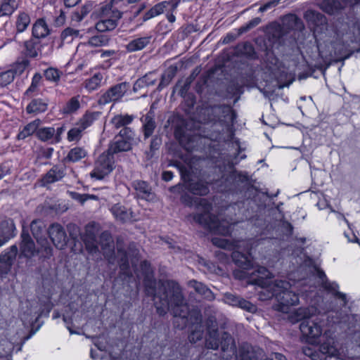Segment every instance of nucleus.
I'll use <instances>...</instances> for the list:
<instances>
[{
  "label": "nucleus",
  "instance_id": "1",
  "mask_svg": "<svg viewBox=\"0 0 360 360\" xmlns=\"http://www.w3.org/2000/svg\"><path fill=\"white\" fill-rule=\"evenodd\" d=\"M143 284L146 294L158 299L155 300V306L160 316H165L169 311L175 318L180 319L181 324L179 326L181 328L188 324V306L176 282L160 281L157 283L153 275H146Z\"/></svg>",
  "mask_w": 360,
  "mask_h": 360
},
{
  "label": "nucleus",
  "instance_id": "2",
  "mask_svg": "<svg viewBox=\"0 0 360 360\" xmlns=\"http://www.w3.org/2000/svg\"><path fill=\"white\" fill-rule=\"evenodd\" d=\"M246 274L252 276L250 282L252 284L261 287L259 292L261 299L269 300L275 297L277 304L275 309L283 313H288L290 307L299 302L298 295L292 290L289 282L286 281L270 280V272L264 266H257L251 273L243 272L241 277H245Z\"/></svg>",
  "mask_w": 360,
  "mask_h": 360
},
{
  "label": "nucleus",
  "instance_id": "3",
  "mask_svg": "<svg viewBox=\"0 0 360 360\" xmlns=\"http://www.w3.org/2000/svg\"><path fill=\"white\" fill-rule=\"evenodd\" d=\"M180 200L181 203L188 207L195 205L198 212L193 215V218L196 223L210 231L223 235L229 234V227L222 226L217 217L210 213L212 205L207 199L194 198L191 195L184 193L181 195Z\"/></svg>",
  "mask_w": 360,
  "mask_h": 360
},
{
  "label": "nucleus",
  "instance_id": "4",
  "mask_svg": "<svg viewBox=\"0 0 360 360\" xmlns=\"http://www.w3.org/2000/svg\"><path fill=\"white\" fill-rule=\"evenodd\" d=\"M295 321H301L300 330L306 342L311 345H319L321 342L324 315L320 314L314 306L300 307L295 311Z\"/></svg>",
  "mask_w": 360,
  "mask_h": 360
},
{
  "label": "nucleus",
  "instance_id": "5",
  "mask_svg": "<svg viewBox=\"0 0 360 360\" xmlns=\"http://www.w3.org/2000/svg\"><path fill=\"white\" fill-rule=\"evenodd\" d=\"M205 347L213 350H217L220 347L223 352L227 351L229 347L236 348L231 335L227 332L219 331L217 321L211 319L207 321Z\"/></svg>",
  "mask_w": 360,
  "mask_h": 360
},
{
  "label": "nucleus",
  "instance_id": "6",
  "mask_svg": "<svg viewBox=\"0 0 360 360\" xmlns=\"http://www.w3.org/2000/svg\"><path fill=\"white\" fill-rule=\"evenodd\" d=\"M18 261L17 266L18 268L20 267V264L23 259H25L26 263H29L31 259L35 255L41 253V257H44L43 255H45L44 248H41L39 246L38 248H36L34 241L31 237L28 229L25 227H22L20 241L18 245Z\"/></svg>",
  "mask_w": 360,
  "mask_h": 360
},
{
  "label": "nucleus",
  "instance_id": "7",
  "mask_svg": "<svg viewBox=\"0 0 360 360\" xmlns=\"http://www.w3.org/2000/svg\"><path fill=\"white\" fill-rule=\"evenodd\" d=\"M236 162L231 158V157H227L226 159L224 160L223 166L220 164L217 165L219 171L221 172V179H224L225 174L224 172L227 170L229 172V174L227 177L225 178V189L226 191H233L236 187V184L238 185L239 183L241 184H247L248 181V176L246 174H243L241 172H237L233 170Z\"/></svg>",
  "mask_w": 360,
  "mask_h": 360
},
{
  "label": "nucleus",
  "instance_id": "8",
  "mask_svg": "<svg viewBox=\"0 0 360 360\" xmlns=\"http://www.w3.org/2000/svg\"><path fill=\"white\" fill-rule=\"evenodd\" d=\"M114 168V155L107 150L105 152L101 154L96 160L94 169L90 173V176L96 179L101 180L110 174Z\"/></svg>",
  "mask_w": 360,
  "mask_h": 360
},
{
  "label": "nucleus",
  "instance_id": "9",
  "mask_svg": "<svg viewBox=\"0 0 360 360\" xmlns=\"http://www.w3.org/2000/svg\"><path fill=\"white\" fill-rule=\"evenodd\" d=\"M129 88L130 84L127 82L112 86L99 96L98 99V105H104L110 103H115L120 101Z\"/></svg>",
  "mask_w": 360,
  "mask_h": 360
},
{
  "label": "nucleus",
  "instance_id": "10",
  "mask_svg": "<svg viewBox=\"0 0 360 360\" xmlns=\"http://www.w3.org/2000/svg\"><path fill=\"white\" fill-rule=\"evenodd\" d=\"M98 115V112H86L75 126L69 130V142H78L82 139L84 131L93 124Z\"/></svg>",
  "mask_w": 360,
  "mask_h": 360
},
{
  "label": "nucleus",
  "instance_id": "11",
  "mask_svg": "<svg viewBox=\"0 0 360 360\" xmlns=\"http://www.w3.org/2000/svg\"><path fill=\"white\" fill-rule=\"evenodd\" d=\"M18 247L16 244L4 249L0 253V276L1 278L11 271L13 264L18 261Z\"/></svg>",
  "mask_w": 360,
  "mask_h": 360
},
{
  "label": "nucleus",
  "instance_id": "12",
  "mask_svg": "<svg viewBox=\"0 0 360 360\" xmlns=\"http://www.w3.org/2000/svg\"><path fill=\"white\" fill-rule=\"evenodd\" d=\"M30 230L33 237L36 239L38 245L41 248H44L45 255H43L44 258H49L52 255V248L46 238V234L48 231L45 229L43 221L40 220H34L30 224Z\"/></svg>",
  "mask_w": 360,
  "mask_h": 360
},
{
  "label": "nucleus",
  "instance_id": "13",
  "mask_svg": "<svg viewBox=\"0 0 360 360\" xmlns=\"http://www.w3.org/2000/svg\"><path fill=\"white\" fill-rule=\"evenodd\" d=\"M316 276L320 280L321 285L333 295L342 302V306H345L347 303L346 294L338 291L339 285L335 282H330L328 280L323 271L319 268H316Z\"/></svg>",
  "mask_w": 360,
  "mask_h": 360
},
{
  "label": "nucleus",
  "instance_id": "14",
  "mask_svg": "<svg viewBox=\"0 0 360 360\" xmlns=\"http://www.w3.org/2000/svg\"><path fill=\"white\" fill-rule=\"evenodd\" d=\"M120 4L112 3V0L103 5L100 8V16L103 20L100 22H116L122 15V13L118 10Z\"/></svg>",
  "mask_w": 360,
  "mask_h": 360
},
{
  "label": "nucleus",
  "instance_id": "15",
  "mask_svg": "<svg viewBox=\"0 0 360 360\" xmlns=\"http://www.w3.org/2000/svg\"><path fill=\"white\" fill-rule=\"evenodd\" d=\"M98 224L95 222L89 223L86 226L85 234L83 240L86 248L89 253L94 254L99 251L96 236L98 232Z\"/></svg>",
  "mask_w": 360,
  "mask_h": 360
},
{
  "label": "nucleus",
  "instance_id": "16",
  "mask_svg": "<svg viewBox=\"0 0 360 360\" xmlns=\"http://www.w3.org/2000/svg\"><path fill=\"white\" fill-rule=\"evenodd\" d=\"M48 234L56 248L63 250L65 248L68 240L64 229L61 225L52 224L48 230Z\"/></svg>",
  "mask_w": 360,
  "mask_h": 360
},
{
  "label": "nucleus",
  "instance_id": "17",
  "mask_svg": "<svg viewBox=\"0 0 360 360\" xmlns=\"http://www.w3.org/2000/svg\"><path fill=\"white\" fill-rule=\"evenodd\" d=\"M181 0H169L158 3L147 12L144 20H147L151 18H154L163 13L165 10L167 8H169L172 11H174L177 8Z\"/></svg>",
  "mask_w": 360,
  "mask_h": 360
},
{
  "label": "nucleus",
  "instance_id": "18",
  "mask_svg": "<svg viewBox=\"0 0 360 360\" xmlns=\"http://www.w3.org/2000/svg\"><path fill=\"white\" fill-rule=\"evenodd\" d=\"M16 236V228L13 220L5 218L0 221V237L8 242Z\"/></svg>",
  "mask_w": 360,
  "mask_h": 360
},
{
  "label": "nucleus",
  "instance_id": "19",
  "mask_svg": "<svg viewBox=\"0 0 360 360\" xmlns=\"http://www.w3.org/2000/svg\"><path fill=\"white\" fill-rule=\"evenodd\" d=\"M233 262L240 268L245 270H250L252 267V261L250 253H243L235 250L231 255Z\"/></svg>",
  "mask_w": 360,
  "mask_h": 360
},
{
  "label": "nucleus",
  "instance_id": "20",
  "mask_svg": "<svg viewBox=\"0 0 360 360\" xmlns=\"http://www.w3.org/2000/svg\"><path fill=\"white\" fill-rule=\"evenodd\" d=\"M284 24H269L266 25V36L269 41L272 44L281 43V39L284 35L283 26Z\"/></svg>",
  "mask_w": 360,
  "mask_h": 360
},
{
  "label": "nucleus",
  "instance_id": "21",
  "mask_svg": "<svg viewBox=\"0 0 360 360\" xmlns=\"http://www.w3.org/2000/svg\"><path fill=\"white\" fill-rule=\"evenodd\" d=\"M100 245L105 257H110L114 253V244L111 234L108 231H103L99 237L98 245Z\"/></svg>",
  "mask_w": 360,
  "mask_h": 360
},
{
  "label": "nucleus",
  "instance_id": "22",
  "mask_svg": "<svg viewBox=\"0 0 360 360\" xmlns=\"http://www.w3.org/2000/svg\"><path fill=\"white\" fill-rule=\"evenodd\" d=\"M131 187L136 191L139 198L148 200L153 195L152 188L149 184L142 180H135L131 183Z\"/></svg>",
  "mask_w": 360,
  "mask_h": 360
},
{
  "label": "nucleus",
  "instance_id": "23",
  "mask_svg": "<svg viewBox=\"0 0 360 360\" xmlns=\"http://www.w3.org/2000/svg\"><path fill=\"white\" fill-rule=\"evenodd\" d=\"M110 212L115 219L122 223L129 221L132 217V212L120 203L112 205L110 208Z\"/></svg>",
  "mask_w": 360,
  "mask_h": 360
},
{
  "label": "nucleus",
  "instance_id": "24",
  "mask_svg": "<svg viewBox=\"0 0 360 360\" xmlns=\"http://www.w3.org/2000/svg\"><path fill=\"white\" fill-rule=\"evenodd\" d=\"M133 143H134L127 141L126 139L117 138L116 136L115 137V141L110 145L108 150L114 155V154L120 152L130 150L132 148Z\"/></svg>",
  "mask_w": 360,
  "mask_h": 360
},
{
  "label": "nucleus",
  "instance_id": "25",
  "mask_svg": "<svg viewBox=\"0 0 360 360\" xmlns=\"http://www.w3.org/2000/svg\"><path fill=\"white\" fill-rule=\"evenodd\" d=\"M143 122V131L144 139H148L153 133L156 124L154 120V114L150 110L146 115L141 118Z\"/></svg>",
  "mask_w": 360,
  "mask_h": 360
},
{
  "label": "nucleus",
  "instance_id": "26",
  "mask_svg": "<svg viewBox=\"0 0 360 360\" xmlns=\"http://www.w3.org/2000/svg\"><path fill=\"white\" fill-rule=\"evenodd\" d=\"M188 284L189 287L193 288L195 291L203 298L207 300H213L214 299L213 292L203 283L195 280H191Z\"/></svg>",
  "mask_w": 360,
  "mask_h": 360
},
{
  "label": "nucleus",
  "instance_id": "27",
  "mask_svg": "<svg viewBox=\"0 0 360 360\" xmlns=\"http://www.w3.org/2000/svg\"><path fill=\"white\" fill-rule=\"evenodd\" d=\"M103 74L101 72L95 73L91 77L86 79L84 82V87L89 92L97 90L105 84Z\"/></svg>",
  "mask_w": 360,
  "mask_h": 360
},
{
  "label": "nucleus",
  "instance_id": "28",
  "mask_svg": "<svg viewBox=\"0 0 360 360\" xmlns=\"http://www.w3.org/2000/svg\"><path fill=\"white\" fill-rule=\"evenodd\" d=\"M186 188L193 194L198 195H205L210 191L207 184L201 180L188 182Z\"/></svg>",
  "mask_w": 360,
  "mask_h": 360
},
{
  "label": "nucleus",
  "instance_id": "29",
  "mask_svg": "<svg viewBox=\"0 0 360 360\" xmlns=\"http://www.w3.org/2000/svg\"><path fill=\"white\" fill-rule=\"evenodd\" d=\"M65 171L63 168L54 166L43 177L44 184H51L61 179L65 176Z\"/></svg>",
  "mask_w": 360,
  "mask_h": 360
},
{
  "label": "nucleus",
  "instance_id": "30",
  "mask_svg": "<svg viewBox=\"0 0 360 360\" xmlns=\"http://www.w3.org/2000/svg\"><path fill=\"white\" fill-rule=\"evenodd\" d=\"M24 50L22 53L26 57L36 58L40 50L39 41L37 39H31L24 42Z\"/></svg>",
  "mask_w": 360,
  "mask_h": 360
},
{
  "label": "nucleus",
  "instance_id": "31",
  "mask_svg": "<svg viewBox=\"0 0 360 360\" xmlns=\"http://www.w3.org/2000/svg\"><path fill=\"white\" fill-rule=\"evenodd\" d=\"M42 286L46 292L47 301L44 304V309L40 311L39 316H48L52 309V304L50 302V296L53 294V286L50 285V281L48 279H43Z\"/></svg>",
  "mask_w": 360,
  "mask_h": 360
},
{
  "label": "nucleus",
  "instance_id": "32",
  "mask_svg": "<svg viewBox=\"0 0 360 360\" xmlns=\"http://www.w3.org/2000/svg\"><path fill=\"white\" fill-rule=\"evenodd\" d=\"M150 37H143L134 39L126 45V49L129 52L141 51L150 43Z\"/></svg>",
  "mask_w": 360,
  "mask_h": 360
},
{
  "label": "nucleus",
  "instance_id": "33",
  "mask_svg": "<svg viewBox=\"0 0 360 360\" xmlns=\"http://www.w3.org/2000/svg\"><path fill=\"white\" fill-rule=\"evenodd\" d=\"M39 124L40 120L38 119L30 122L18 133L17 139L18 140H23L32 135L34 132L37 133Z\"/></svg>",
  "mask_w": 360,
  "mask_h": 360
},
{
  "label": "nucleus",
  "instance_id": "34",
  "mask_svg": "<svg viewBox=\"0 0 360 360\" xmlns=\"http://www.w3.org/2000/svg\"><path fill=\"white\" fill-rule=\"evenodd\" d=\"M320 351L323 354L327 355L326 360H342L341 359L337 358L340 352L338 349L330 342L322 343L320 346Z\"/></svg>",
  "mask_w": 360,
  "mask_h": 360
},
{
  "label": "nucleus",
  "instance_id": "35",
  "mask_svg": "<svg viewBox=\"0 0 360 360\" xmlns=\"http://www.w3.org/2000/svg\"><path fill=\"white\" fill-rule=\"evenodd\" d=\"M47 109V103L40 98L33 99L26 108L27 113L38 114L44 112Z\"/></svg>",
  "mask_w": 360,
  "mask_h": 360
},
{
  "label": "nucleus",
  "instance_id": "36",
  "mask_svg": "<svg viewBox=\"0 0 360 360\" xmlns=\"http://www.w3.org/2000/svg\"><path fill=\"white\" fill-rule=\"evenodd\" d=\"M17 8L16 0H0V17L12 15Z\"/></svg>",
  "mask_w": 360,
  "mask_h": 360
},
{
  "label": "nucleus",
  "instance_id": "37",
  "mask_svg": "<svg viewBox=\"0 0 360 360\" xmlns=\"http://www.w3.org/2000/svg\"><path fill=\"white\" fill-rule=\"evenodd\" d=\"M201 315L198 314L195 317V322L198 325L195 327L188 336L189 341L193 343H195L198 341L200 340L204 334L203 327L201 325Z\"/></svg>",
  "mask_w": 360,
  "mask_h": 360
},
{
  "label": "nucleus",
  "instance_id": "38",
  "mask_svg": "<svg viewBox=\"0 0 360 360\" xmlns=\"http://www.w3.org/2000/svg\"><path fill=\"white\" fill-rule=\"evenodd\" d=\"M117 257L121 271L123 274L129 276L131 274V272L127 252L123 249H118Z\"/></svg>",
  "mask_w": 360,
  "mask_h": 360
},
{
  "label": "nucleus",
  "instance_id": "39",
  "mask_svg": "<svg viewBox=\"0 0 360 360\" xmlns=\"http://www.w3.org/2000/svg\"><path fill=\"white\" fill-rule=\"evenodd\" d=\"M134 117L129 115H117L112 120L111 123L116 129L127 127V126L132 122Z\"/></svg>",
  "mask_w": 360,
  "mask_h": 360
},
{
  "label": "nucleus",
  "instance_id": "40",
  "mask_svg": "<svg viewBox=\"0 0 360 360\" xmlns=\"http://www.w3.org/2000/svg\"><path fill=\"white\" fill-rule=\"evenodd\" d=\"M176 72V69L172 67L167 68L161 76V79L157 87V90L160 91L163 88L167 86L174 77Z\"/></svg>",
  "mask_w": 360,
  "mask_h": 360
},
{
  "label": "nucleus",
  "instance_id": "41",
  "mask_svg": "<svg viewBox=\"0 0 360 360\" xmlns=\"http://www.w3.org/2000/svg\"><path fill=\"white\" fill-rule=\"evenodd\" d=\"M255 25L256 24H247L246 26H243L240 28H239L236 32L228 33L220 41L223 44H229L234 41L238 36H240L243 33L254 27Z\"/></svg>",
  "mask_w": 360,
  "mask_h": 360
},
{
  "label": "nucleus",
  "instance_id": "42",
  "mask_svg": "<svg viewBox=\"0 0 360 360\" xmlns=\"http://www.w3.org/2000/svg\"><path fill=\"white\" fill-rule=\"evenodd\" d=\"M240 360H258V356L252 348L249 345H243L240 348Z\"/></svg>",
  "mask_w": 360,
  "mask_h": 360
},
{
  "label": "nucleus",
  "instance_id": "43",
  "mask_svg": "<svg viewBox=\"0 0 360 360\" xmlns=\"http://www.w3.org/2000/svg\"><path fill=\"white\" fill-rule=\"evenodd\" d=\"M55 134V129L53 127H42L39 128L37 130V136L39 139L43 141H47L51 140V143H53V135Z\"/></svg>",
  "mask_w": 360,
  "mask_h": 360
},
{
  "label": "nucleus",
  "instance_id": "44",
  "mask_svg": "<svg viewBox=\"0 0 360 360\" xmlns=\"http://www.w3.org/2000/svg\"><path fill=\"white\" fill-rule=\"evenodd\" d=\"M49 29L47 24H33L32 27V35L38 39L40 38H44L49 34Z\"/></svg>",
  "mask_w": 360,
  "mask_h": 360
},
{
  "label": "nucleus",
  "instance_id": "45",
  "mask_svg": "<svg viewBox=\"0 0 360 360\" xmlns=\"http://www.w3.org/2000/svg\"><path fill=\"white\" fill-rule=\"evenodd\" d=\"M87 155L86 150L82 147H75L69 150V161L78 162Z\"/></svg>",
  "mask_w": 360,
  "mask_h": 360
},
{
  "label": "nucleus",
  "instance_id": "46",
  "mask_svg": "<svg viewBox=\"0 0 360 360\" xmlns=\"http://www.w3.org/2000/svg\"><path fill=\"white\" fill-rule=\"evenodd\" d=\"M304 18L307 22H324L326 21L323 14L313 10L306 11Z\"/></svg>",
  "mask_w": 360,
  "mask_h": 360
},
{
  "label": "nucleus",
  "instance_id": "47",
  "mask_svg": "<svg viewBox=\"0 0 360 360\" xmlns=\"http://www.w3.org/2000/svg\"><path fill=\"white\" fill-rule=\"evenodd\" d=\"M236 49L238 54H241L249 58L253 57L255 53L254 47L248 42L238 44Z\"/></svg>",
  "mask_w": 360,
  "mask_h": 360
},
{
  "label": "nucleus",
  "instance_id": "48",
  "mask_svg": "<svg viewBox=\"0 0 360 360\" xmlns=\"http://www.w3.org/2000/svg\"><path fill=\"white\" fill-rule=\"evenodd\" d=\"M30 61L27 58H22L20 61H17L10 69L13 72L14 77L21 75L25 69L29 66Z\"/></svg>",
  "mask_w": 360,
  "mask_h": 360
},
{
  "label": "nucleus",
  "instance_id": "49",
  "mask_svg": "<svg viewBox=\"0 0 360 360\" xmlns=\"http://www.w3.org/2000/svg\"><path fill=\"white\" fill-rule=\"evenodd\" d=\"M173 165L179 169L181 179L186 184V185L188 182L192 181L191 179V172L189 168L182 165L180 162H176Z\"/></svg>",
  "mask_w": 360,
  "mask_h": 360
},
{
  "label": "nucleus",
  "instance_id": "50",
  "mask_svg": "<svg viewBox=\"0 0 360 360\" xmlns=\"http://www.w3.org/2000/svg\"><path fill=\"white\" fill-rule=\"evenodd\" d=\"M161 145L162 139L158 136H154L150 141V150L146 153L147 158L149 159L152 158L155 153L159 150Z\"/></svg>",
  "mask_w": 360,
  "mask_h": 360
},
{
  "label": "nucleus",
  "instance_id": "51",
  "mask_svg": "<svg viewBox=\"0 0 360 360\" xmlns=\"http://www.w3.org/2000/svg\"><path fill=\"white\" fill-rule=\"evenodd\" d=\"M117 138H122L134 143L135 133L130 127H124L120 131L119 134L117 135Z\"/></svg>",
  "mask_w": 360,
  "mask_h": 360
},
{
  "label": "nucleus",
  "instance_id": "52",
  "mask_svg": "<svg viewBox=\"0 0 360 360\" xmlns=\"http://www.w3.org/2000/svg\"><path fill=\"white\" fill-rule=\"evenodd\" d=\"M82 98L79 95L74 96L69 100V114L77 112L82 108Z\"/></svg>",
  "mask_w": 360,
  "mask_h": 360
},
{
  "label": "nucleus",
  "instance_id": "53",
  "mask_svg": "<svg viewBox=\"0 0 360 360\" xmlns=\"http://www.w3.org/2000/svg\"><path fill=\"white\" fill-rule=\"evenodd\" d=\"M109 38L105 34L95 35L90 38L89 43L93 46H100L108 43Z\"/></svg>",
  "mask_w": 360,
  "mask_h": 360
},
{
  "label": "nucleus",
  "instance_id": "54",
  "mask_svg": "<svg viewBox=\"0 0 360 360\" xmlns=\"http://www.w3.org/2000/svg\"><path fill=\"white\" fill-rule=\"evenodd\" d=\"M44 77L45 78L53 82H57L60 77V74L58 70L53 68H49L46 69L44 71Z\"/></svg>",
  "mask_w": 360,
  "mask_h": 360
},
{
  "label": "nucleus",
  "instance_id": "55",
  "mask_svg": "<svg viewBox=\"0 0 360 360\" xmlns=\"http://www.w3.org/2000/svg\"><path fill=\"white\" fill-rule=\"evenodd\" d=\"M14 78V75L10 70L0 73V86H6L11 84Z\"/></svg>",
  "mask_w": 360,
  "mask_h": 360
},
{
  "label": "nucleus",
  "instance_id": "56",
  "mask_svg": "<svg viewBox=\"0 0 360 360\" xmlns=\"http://www.w3.org/2000/svg\"><path fill=\"white\" fill-rule=\"evenodd\" d=\"M227 93L232 96H240L243 93V86L234 82H231L227 86ZM239 98L238 96L234 102H236Z\"/></svg>",
  "mask_w": 360,
  "mask_h": 360
},
{
  "label": "nucleus",
  "instance_id": "57",
  "mask_svg": "<svg viewBox=\"0 0 360 360\" xmlns=\"http://www.w3.org/2000/svg\"><path fill=\"white\" fill-rule=\"evenodd\" d=\"M237 307L251 313H253L257 310V307L255 304L243 297H241L239 302H238Z\"/></svg>",
  "mask_w": 360,
  "mask_h": 360
},
{
  "label": "nucleus",
  "instance_id": "58",
  "mask_svg": "<svg viewBox=\"0 0 360 360\" xmlns=\"http://www.w3.org/2000/svg\"><path fill=\"white\" fill-rule=\"evenodd\" d=\"M70 195L74 200L79 202L81 204H83L89 199H95L96 197L94 195L89 194H79L76 192H69Z\"/></svg>",
  "mask_w": 360,
  "mask_h": 360
},
{
  "label": "nucleus",
  "instance_id": "59",
  "mask_svg": "<svg viewBox=\"0 0 360 360\" xmlns=\"http://www.w3.org/2000/svg\"><path fill=\"white\" fill-rule=\"evenodd\" d=\"M240 298L241 297L231 292H226L224 296V299L226 303L235 307H237L238 302H239Z\"/></svg>",
  "mask_w": 360,
  "mask_h": 360
},
{
  "label": "nucleus",
  "instance_id": "60",
  "mask_svg": "<svg viewBox=\"0 0 360 360\" xmlns=\"http://www.w3.org/2000/svg\"><path fill=\"white\" fill-rule=\"evenodd\" d=\"M41 79V75L39 73H35L32 77V83L30 86L27 89L25 94H29L36 90L40 81Z\"/></svg>",
  "mask_w": 360,
  "mask_h": 360
},
{
  "label": "nucleus",
  "instance_id": "61",
  "mask_svg": "<svg viewBox=\"0 0 360 360\" xmlns=\"http://www.w3.org/2000/svg\"><path fill=\"white\" fill-rule=\"evenodd\" d=\"M212 242L215 246L224 249L228 248L230 245V243L227 240L217 237L213 238L212 239Z\"/></svg>",
  "mask_w": 360,
  "mask_h": 360
},
{
  "label": "nucleus",
  "instance_id": "62",
  "mask_svg": "<svg viewBox=\"0 0 360 360\" xmlns=\"http://www.w3.org/2000/svg\"><path fill=\"white\" fill-rule=\"evenodd\" d=\"M321 25H326V28L328 29V27H330L333 31H334V34H335V37H336V39H342V41L345 42H347V39H344V34H342L340 33L339 31H337L336 30L338 29V26H337V24H333V23H331V24H320Z\"/></svg>",
  "mask_w": 360,
  "mask_h": 360
},
{
  "label": "nucleus",
  "instance_id": "63",
  "mask_svg": "<svg viewBox=\"0 0 360 360\" xmlns=\"http://www.w3.org/2000/svg\"><path fill=\"white\" fill-rule=\"evenodd\" d=\"M115 25L116 24H95V27L98 32H103L105 31L114 30Z\"/></svg>",
  "mask_w": 360,
  "mask_h": 360
},
{
  "label": "nucleus",
  "instance_id": "64",
  "mask_svg": "<svg viewBox=\"0 0 360 360\" xmlns=\"http://www.w3.org/2000/svg\"><path fill=\"white\" fill-rule=\"evenodd\" d=\"M65 126L63 125L55 129V134L53 135V143H58L61 140V134L65 131Z\"/></svg>",
  "mask_w": 360,
  "mask_h": 360
}]
</instances>
